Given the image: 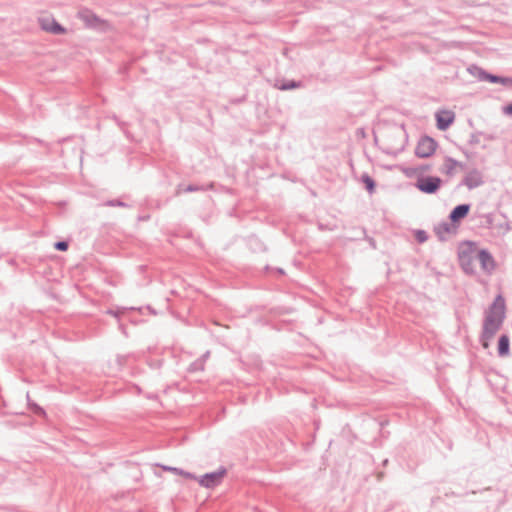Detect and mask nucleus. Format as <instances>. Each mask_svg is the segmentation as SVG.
Segmentation results:
<instances>
[{"instance_id": "obj_22", "label": "nucleus", "mask_w": 512, "mask_h": 512, "mask_svg": "<svg viewBox=\"0 0 512 512\" xmlns=\"http://www.w3.org/2000/svg\"><path fill=\"white\" fill-rule=\"evenodd\" d=\"M189 370L192 371V372L204 370V360L203 359H197L196 361H194L190 365Z\"/></svg>"}, {"instance_id": "obj_7", "label": "nucleus", "mask_w": 512, "mask_h": 512, "mask_svg": "<svg viewBox=\"0 0 512 512\" xmlns=\"http://www.w3.org/2000/svg\"><path fill=\"white\" fill-rule=\"evenodd\" d=\"M483 184L484 180L482 173L477 169H473L466 174L460 185H464L469 190H472Z\"/></svg>"}, {"instance_id": "obj_15", "label": "nucleus", "mask_w": 512, "mask_h": 512, "mask_svg": "<svg viewBox=\"0 0 512 512\" xmlns=\"http://www.w3.org/2000/svg\"><path fill=\"white\" fill-rule=\"evenodd\" d=\"M161 467L165 471H170V472H173L175 474L182 475L186 479H196V476L194 474H192V473H190L188 471H185V470H183L181 468L165 466V465H162Z\"/></svg>"}, {"instance_id": "obj_27", "label": "nucleus", "mask_w": 512, "mask_h": 512, "mask_svg": "<svg viewBox=\"0 0 512 512\" xmlns=\"http://www.w3.org/2000/svg\"><path fill=\"white\" fill-rule=\"evenodd\" d=\"M428 236L426 234L425 231L423 230H419L416 234V239L420 242V243H423L427 240Z\"/></svg>"}, {"instance_id": "obj_5", "label": "nucleus", "mask_w": 512, "mask_h": 512, "mask_svg": "<svg viewBox=\"0 0 512 512\" xmlns=\"http://www.w3.org/2000/svg\"><path fill=\"white\" fill-rule=\"evenodd\" d=\"M226 472V468L220 467L217 471L206 473L200 477L199 484L205 488H213L221 483Z\"/></svg>"}, {"instance_id": "obj_6", "label": "nucleus", "mask_w": 512, "mask_h": 512, "mask_svg": "<svg viewBox=\"0 0 512 512\" xmlns=\"http://www.w3.org/2000/svg\"><path fill=\"white\" fill-rule=\"evenodd\" d=\"M475 259L479 261L482 270L486 273L491 274L495 269V260L488 250L481 249L477 251Z\"/></svg>"}, {"instance_id": "obj_11", "label": "nucleus", "mask_w": 512, "mask_h": 512, "mask_svg": "<svg viewBox=\"0 0 512 512\" xmlns=\"http://www.w3.org/2000/svg\"><path fill=\"white\" fill-rule=\"evenodd\" d=\"M470 211V204H460L452 209L449 214V219L452 223H457L465 218Z\"/></svg>"}, {"instance_id": "obj_13", "label": "nucleus", "mask_w": 512, "mask_h": 512, "mask_svg": "<svg viewBox=\"0 0 512 512\" xmlns=\"http://www.w3.org/2000/svg\"><path fill=\"white\" fill-rule=\"evenodd\" d=\"M510 352V340L508 335L503 334L498 340V355L500 357L508 356Z\"/></svg>"}, {"instance_id": "obj_30", "label": "nucleus", "mask_w": 512, "mask_h": 512, "mask_svg": "<svg viewBox=\"0 0 512 512\" xmlns=\"http://www.w3.org/2000/svg\"><path fill=\"white\" fill-rule=\"evenodd\" d=\"M486 140L488 141H491V140H494L495 139V136L491 135V134H485L482 135Z\"/></svg>"}, {"instance_id": "obj_35", "label": "nucleus", "mask_w": 512, "mask_h": 512, "mask_svg": "<svg viewBox=\"0 0 512 512\" xmlns=\"http://www.w3.org/2000/svg\"><path fill=\"white\" fill-rule=\"evenodd\" d=\"M277 272H278L279 274H284V270H283L282 268H277Z\"/></svg>"}, {"instance_id": "obj_10", "label": "nucleus", "mask_w": 512, "mask_h": 512, "mask_svg": "<svg viewBox=\"0 0 512 512\" xmlns=\"http://www.w3.org/2000/svg\"><path fill=\"white\" fill-rule=\"evenodd\" d=\"M39 22L43 30L52 34L60 35L66 31L65 28L53 18L43 17L39 19Z\"/></svg>"}, {"instance_id": "obj_24", "label": "nucleus", "mask_w": 512, "mask_h": 512, "mask_svg": "<svg viewBox=\"0 0 512 512\" xmlns=\"http://www.w3.org/2000/svg\"><path fill=\"white\" fill-rule=\"evenodd\" d=\"M29 409L38 416H46L45 410L36 403H33V405Z\"/></svg>"}, {"instance_id": "obj_12", "label": "nucleus", "mask_w": 512, "mask_h": 512, "mask_svg": "<svg viewBox=\"0 0 512 512\" xmlns=\"http://www.w3.org/2000/svg\"><path fill=\"white\" fill-rule=\"evenodd\" d=\"M473 252H466L463 251L459 254V260L462 269L468 273V274H474L475 269L473 265V259L475 258L473 255Z\"/></svg>"}, {"instance_id": "obj_9", "label": "nucleus", "mask_w": 512, "mask_h": 512, "mask_svg": "<svg viewBox=\"0 0 512 512\" xmlns=\"http://www.w3.org/2000/svg\"><path fill=\"white\" fill-rule=\"evenodd\" d=\"M436 126L439 130L445 131L447 130L452 123L454 122L455 115L452 111L443 110L437 112L436 115Z\"/></svg>"}, {"instance_id": "obj_4", "label": "nucleus", "mask_w": 512, "mask_h": 512, "mask_svg": "<svg viewBox=\"0 0 512 512\" xmlns=\"http://www.w3.org/2000/svg\"><path fill=\"white\" fill-rule=\"evenodd\" d=\"M442 180L436 176H425L417 179L415 186L425 194H434L436 193L440 186Z\"/></svg>"}, {"instance_id": "obj_21", "label": "nucleus", "mask_w": 512, "mask_h": 512, "mask_svg": "<svg viewBox=\"0 0 512 512\" xmlns=\"http://www.w3.org/2000/svg\"><path fill=\"white\" fill-rule=\"evenodd\" d=\"M104 206L108 207H128V204L119 200V199H113V200H107L104 203Z\"/></svg>"}, {"instance_id": "obj_3", "label": "nucleus", "mask_w": 512, "mask_h": 512, "mask_svg": "<svg viewBox=\"0 0 512 512\" xmlns=\"http://www.w3.org/2000/svg\"><path fill=\"white\" fill-rule=\"evenodd\" d=\"M437 148V142L429 136H423L419 139L415 148V155L419 158H428L432 156Z\"/></svg>"}, {"instance_id": "obj_17", "label": "nucleus", "mask_w": 512, "mask_h": 512, "mask_svg": "<svg viewBox=\"0 0 512 512\" xmlns=\"http://www.w3.org/2000/svg\"><path fill=\"white\" fill-rule=\"evenodd\" d=\"M213 183H210L206 186L204 185H194L190 184L187 187L183 189L184 192L190 193V192H197V191H206L213 188Z\"/></svg>"}, {"instance_id": "obj_23", "label": "nucleus", "mask_w": 512, "mask_h": 512, "mask_svg": "<svg viewBox=\"0 0 512 512\" xmlns=\"http://www.w3.org/2000/svg\"><path fill=\"white\" fill-rule=\"evenodd\" d=\"M482 135H484L483 132L472 133L469 139V144L473 146L478 145L480 143V137Z\"/></svg>"}, {"instance_id": "obj_1", "label": "nucleus", "mask_w": 512, "mask_h": 512, "mask_svg": "<svg viewBox=\"0 0 512 512\" xmlns=\"http://www.w3.org/2000/svg\"><path fill=\"white\" fill-rule=\"evenodd\" d=\"M505 308L504 298L501 295H498L486 312L480 336V340L484 348L488 347L489 341L501 328L505 319Z\"/></svg>"}, {"instance_id": "obj_18", "label": "nucleus", "mask_w": 512, "mask_h": 512, "mask_svg": "<svg viewBox=\"0 0 512 512\" xmlns=\"http://www.w3.org/2000/svg\"><path fill=\"white\" fill-rule=\"evenodd\" d=\"M301 85L302 84L299 81L290 80V81L282 82L281 84L277 85V87L280 90L286 91V90H292L295 88H299V87H301Z\"/></svg>"}, {"instance_id": "obj_16", "label": "nucleus", "mask_w": 512, "mask_h": 512, "mask_svg": "<svg viewBox=\"0 0 512 512\" xmlns=\"http://www.w3.org/2000/svg\"><path fill=\"white\" fill-rule=\"evenodd\" d=\"M468 72L477 78L479 81H484L487 72L477 65H471L468 67Z\"/></svg>"}, {"instance_id": "obj_28", "label": "nucleus", "mask_w": 512, "mask_h": 512, "mask_svg": "<svg viewBox=\"0 0 512 512\" xmlns=\"http://www.w3.org/2000/svg\"><path fill=\"white\" fill-rule=\"evenodd\" d=\"M499 83L502 84V85H505V86L511 85L512 84V78L500 76Z\"/></svg>"}, {"instance_id": "obj_14", "label": "nucleus", "mask_w": 512, "mask_h": 512, "mask_svg": "<svg viewBox=\"0 0 512 512\" xmlns=\"http://www.w3.org/2000/svg\"><path fill=\"white\" fill-rule=\"evenodd\" d=\"M457 166L463 167V164L453 159L452 157H446L443 172L449 176H452Z\"/></svg>"}, {"instance_id": "obj_29", "label": "nucleus", "mask_w": 512, "mask_h": 512, "mask_svg": "<svg viewBox=\"0 0 512 512\" xmlns=\"http://www.w3.org/2000/svg\"><path fill=\"white\" fill-rule=\"evenodd\" d=\"M503 111H504L505 114L512 116V102L510 104L506 105L503 108Z\"/></svg>"}, {"instance_id": "obj_20", "label": "nucleus", "mask_w": 512, "mask_h": 512, "mask_svg": "<svg viewBox=\"0 0 512 512\" xmlns=\"http://www.w3.org/2000/svg\"><path fill=\"white\" fill-rule=\"evenodd\" d=\"M82 18L89 24L94 26L96 23L100 22V19L90 11H86L82 14Z\"/></svg>"}, {"instance_id": "obj_34", "label": "nucleus", "mask_w": 512, "mask_h": 512, "mask_svg": "<svg viewBox=\"0 0 512 512\" xmlns=\"http://www.w3.org/2000/svg\"><path fill=\"white\" fill-rule=\"evenodd\" d=\"M209 354H210V352H209V351H207L205 354H203V356H202L200 359H203V360H204V362H205V361H206V359L209 357Z\"/></svg>"}, {"instance_id": "obj_31", "label": "nucleus", "mask_w": 512, "mask_h": 512, "mask_svg": "<svg viewBox=\"0 0 512 512\" xmlns=\"http://www.w3.org/2000/svg\"><path fill=\"white\" fill-rule=\"evenodd\" d=\"M26 398H27L28 407L30 408L34 402L30 399L29 393H27Z\"/></svg>"}, {"instance_id": "obj_26", "label": "nucleus", "mask_w": 512, "mask_h": 512, "mask_svg": "<svg viewBox=\"0 0 512 512\" xmlns=\"http://www.w3.org/2000/svg\"><path fill=\"white\" fill-rule=\"evenodd\" d=\"M499 80H500V76H497V75H494V74H491V73L487 72L484 81H488L490 83H499Z\"/></svg>"}, {"instance_id": "obj_32", "label": "nucleus", "mask_w": 512, "mask_h": 512, "mask_svg": "<svg viewBox=\"0 0 512 512\" xmlns=\"http://www.w3.org/2000/svg\"><path fill=\"white\" fill-rule=\"evenodd\" d=\"M26 398H27L28 407L30 408L34 402L30 399L29 393H27Z\"/></svg>"}, {"instance_id": "obj_2", "label": "nucleus", "mask_w": 512, "mask_h": 512, "mask_svg": "<svg viewBox=\"0 0 512 512\" xmlns=\"http://www.w3.org/2000/svg\"><path fill=\"white\" fill-rule=\"evenodd\" d=\"M405 133L399 128L386 132L382 139V149L386 154L396 155L404 149Z\"/></svg>"}, {"instance_id": "obj_8", "label": "nucleus", "mask_w": 512, "mask_h": 512, "mask_svg": "<svg viewBox=\"0 0 512 512\" xmlns=\"http://www.w3.org/2000/svg\"><path fill=\"white\" fill-rule=\"evenodd\" d=\"M458 226L455 223L441 222L434 227V232L441 241H446L448 236L456 234Z\"/></svg>"}, {"instance_id": "obj_19", "label": "nucleus", "mask_w": 512, "mask_h": 512, "mask_svg": "<svg viewBox=\"0 0 512 512\" xmlns=\"http://www.w3.org/2000/svg\"><path fill=\"white\" fill-rule=\"evenodd\" d=\"M362 182L365 184V188L369 193H373L375 191V181L368 174H364L362 176Z\"/></svg>"}, {"instance_id": "obj_25", "label": "nucleus", "mask_w": 512, "mask_h": 512, "mask_svg": "<svg viewBox=\"0 0 512 512\" xmlns=\"http://www.w3.org/2000/svg\"><path fill=\"white\" fill-rule=\"evenodd\" d=\"M54 248L58 251H66L68 249V242L66 241H57L54 244Z\"/></svg>"}, {"instance_id": "obj_33", "label": "nucleus", "mask_w": 512, "mask_h": 512, "mask_svg": "<svg viewBox=\"0 0 512 512\" xmlns=\"http://www.w3.org/2000/svg\"><path fill=\"white\" fill-rule=\"evenodd\" d=\"M26 398H27L28 407L30 408L34 402L30 399L29 393H27Z\"/></svg>"}]
</instances>
